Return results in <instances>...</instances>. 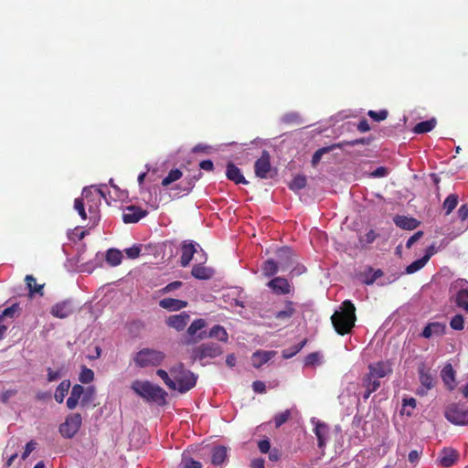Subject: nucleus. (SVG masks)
Returning a JSON list of instances; mask_svg holds the SVG:
<instances>
[{
	"label": "nucleus",
	"mask_w": 468,
	"mask_h": 468,
	"mask_svg": "<svg viewBox=\"0 0 468 468\" xmlns=\"http://www.w3.org/2000/svg\"><path fill=\"white\" fill-rule=\"evenodd\" d=\"M369 142H370L369 139L360 138V139H356V140H352V141H343V142L335 144V146H337L338 148L341 149L345 146H355L357 144H368Z\"/></svg>",
	"instance_id": "8fccbe9b"
},
{
	"label": "nucleus",
	"mask_w": 468,
	"mask_h": 468,
	"mask_svg": "<svg viewBox=\"0 0 468 468\" xmlns=\"http://www.w3.org/2000/svg\"><path fill=\"white\" fill-rule=\"evenodd\" d=\"M258 448L261 453L269 452L271 449V442L269 440H261L258 442Z\"/></svg>",
	"instance_id": "e2e57ef3"
},
{
	"label": "nucleus",
	"mask_w": 468,
	"mask_h": 468,
	"mask_svg": "<svg viewBox=\"0 0 468 468\" xmlns=\"http://www.w3.org/2000/svg\"><path fill=\"white\" fill-rule=\"evenodd\" d=\"M18 305L16 303L5 308L0 315V323L4 317H14L15 313L17 311Z\"/></svg>",
	"instance_id": "6e6d98bb"
},
{
	"label": "nucleus",
	"mask_w": 468,
	"mask_h": 468,
	"mask_svg": "<svg viewBox=\"0 0 468 468\" xmlns=\"http://www.w3.org/2000/svg\"><path fill=\"white\" fill-rule=\"evenodd\" d=\"M37 443L34 441H30L26 444L25 451L22 453V459H27L29 454L36 449Z\"/></svg>",
	"instance_id": "bf43d9fd"
},
{
	"label": "nucleus",
	"mask_w": 468,
	"mask_h": 468,
	"mask_svg": "<svg viewBox=\"0 0 468 468\" xmlns=\"http://www.w3.org/2000/svg\"><path fill=\"white\" fill-rule=\"evenodd\" d=\"M441 378L445 385L452 390L455 387V372L451 364H447L441 370Z\"/></svg>",
	"instance_id": "c85d7f7f"
},
{
	"label": "nucleus",
	"mask_w": 468,
	"mask_h": 468,
	"mask_svg": "<svg viewBox=\"0 0 468 468\" xmlns=\"http://www.w3.org/2000/svg\"><path fill=\"white\" fill-rule=\"evenodd\" d=\"M95 399V388L93 386H89L86 388H84V393L82 394V398L80 400L81 406H88L91 402H93Z\"/></svg>",
	"instance_id": "37998d69"
},
{
	"label": "nucleus",
	"mask_w": 468,
	"mask_h": 468,
	"mask_svg": "<svg viewBox=\"0 0 468 468\" xmlns=\"http://www.w3.org/2000/svg\"><path fill=\"white\" fill-rule=\"evenodd\" d=\"M335 148H338V147L335 146V144H334L330 146L322 147V148L318 149L317 151H315L312 156V165L316 166L318 165V163L321 161V159L324 154L329 153L330 151H332L333 149H335Z\"/></svg>",
	"instance_id": "c03bdc74"
},
{
	"label": "nucleus",
	"mask_w": 468,
	"mask_h": 468,
	"mask_svg": "<svg viewBox=\"0 0 468 468\" xmlns=\"http://www.w3.org/2000/svg\"><path fill=\"white\" fill-rule=\"evenodd\" d=\"M226 176L229 180L233 181L235 184L248 185L249 182L245 179L241 174L240 169L232 163H229L227 165Z\"/></svg>",
	"instance_id": "aec40b11"
},
{
	"label": "nucleus",
	"mask_w": 468,
	"mask_h": 468,
	"mask_svg": "<svg viewBox=\"0 0 468 468\" xmlns=\"http://www.w3.org/2000/svg\"><path fill=\"white\" fill-rule=\"evenodd\" d=\"M170 373L176 382V390L180 393H186L193 388L197 380V376L192 371L186 369L183 363L174 366L170 369Z\"/></svg>",
	"instance_id": "20e7f679"
},
{
	"label": "nucleus",
	"mask_w": 468,
	"mask_h": 468,
	"mask_svg": "<svg viewBox=\"0 0 468 468\" xmlns=\"http://www.w3.org/2000/svg\"><path fill=\"white\" fill-rule=\"evenodd\" d=\"M141 250H142L141 245H133L131 248L125 249L124 252L128 258L136 259L139 257Z\"/></svg>",
	"instance_id": "5fc2aeb1"
},
{
	"label": "nucleus",
	"mask_w": 468,
	"mask_h": 468,
	"mask_svg": "<svg viewBox=\"0 0 468 468\" xmlns=\"http://www.w3.org/2000/svg\"><path fill=\"white\" fill-rule=\"evenodd\" d=\"M329 432V428L326 424L317 422L314 427V433L317 437V444L319 448H324L326 444V439Z\"/></svg>",
	"instance_id": "a878e982"
},
{
	"label": "nucleus",
	"mask_w": 468,
	"mask_h": 468,
	"mask_svg": "<svg viewBox=\"0 0 468 468\" xmlns=\"http://www.w3.org/2000/svg\"><path fill=\"white\" fill-rule=\"evenodd\" d=\"M182 284H183V283H182V282H180V281H176V282H170V283H168L165 287H164V288L162 289V292H163L164 293L170 292H172V291H174V290H177V289H179V288L182 286Z\"/></svg>",
	"instance_id": "052dcab7"
},
{
	"label": "nucleus",
	"mask_w": 468,
	"mask_h": 468,
	"mask_svg": "<svg viewBox=\"0 0 468 468\" xmlns=\"http://www.w3.org/2000/svg\"><path fill=\"white\" fill-rule=\"evenodd\" d=\"M255 176L261 179L272 178V167L271 165V155L264 150L260 158L254 164Z\"/></svg>",
	"instance_id": "1a4fd4ad"
},
{
	"label": "nucleus",
	"mask_w": 468,
	"mask_h": 468,
	"mask_svg": "<svg viewBox=\"0 0 468 468\" xmlns=\"http://www.w3.org/2000/svg\"><path fill=\"white\" fill-rule=\"evenodd\" d=\"M207 326V322L205 319L198 318L195 319L191 324L187 328V335L191 336V339L186 341V344H194L192 341L197 337L198 333L202 332V329H204Z\"/></svg>",
	"instance_id": "393cba45"
},
{
	"label": "nucleus",
	"mask_w": 468,
	"mask_h": 468,
	"mask_svg": "<svg viewBox=\"0 0 468 468\" xmlns=\"http://www.w3.org/2000/svg\"><path fill=\"white\" fill-rule=\"evenodd\" d=\"M70 388L69 380H63L57 387L54 398L58 403H62Z\"/></svg>",
	"instance_id": "c9c22d12"
},
{
	"label": "nucleus",
	"mask_w": 468,
	"mask_h": 468,
	"mask_svg": "<svg viewBox=\"0 0 468 468\" xmlns=\"http://www.w3.org/2000/svg\"><path fill=\"white\" fill-rule=\"evenodd\" d=\"M436 123H437L436 120L434 118H431L430 120L418 122L414 126L412 131L414 133H417V134L429 133L435 128Z\"/></svg>",
	"instance_id": "7c9ffc66"
},
{
	"label": "nucleus",
	"mask_w": 468,
	"mask_h": 468,
	"mask_svg": "<svg viewBox=\"0 0 468 468\" xmlns=\"http://www.w3.org/2000/svg\"><path fill=\"white\" fill-rule=\"evenodd\" d=\"M165 357L164 352L143 348L137 352L133 357L134 364L139 367H157L162 364Z\"/></svg>",
	"instance_id": "39448f33"
},
{
	"label": "nucleus",
	"mask_w": 468,
	"mask_h": 468,
	"mask_svg": "<svg viewBox=\"0 0 468 468\" xmlns=\"http://www.w3.org/2000/svg\"><path fill=\"white\" fill-rule=\"evenodd\" d=\"M187 304L186 301L174 298H164L159 302V306L168 311H179L186 307Z\"/></svg>",
	"instance_id": "5701e85b"
},
{
	"label": "nucleus",
	"mask_w": 468,
	"mask_h": 468,
	"mask_svg": "<svg viewBox=\"0 0 468 468\" xmlns=\"http://www.w3.org/2000/svg\"><path fill=\"white\" fill-rule=\"evenodd\" d=\"M291 417V410H286L281 413H278L274 417V424L276 428L281 427L282 424H284Z\"/></svg>",
	"instance_id": "3c124183"
},
{
	"label": "nucleus",
	"mask_w": 468,
	"mask_h": 468,
	"mask_svg": "<svg viewBox=\"0 0 468 468\" xmlns=\"http://www.w3.org/2000/svg\"><path fill=\"white\" fill-rule=\"evenodd\" d=\"M156 374L158 377L162 378V380L165 382V384L173 390H176V382L174 381V378H171L168 375V373L164 369H158L156 371Z\"/></svg>",
	"instance_id": "de8ad7c7"
},
{
	"label": "nucleus",
	"mask_w": 468,
	"mask_h": 468,
	"mask_svg": "<svg viewBox=\"0 0 468 468\" xmlns=\"http://www.w3.org/2000/svg\"><path fill=\"white\" fill-rule=\"evenodd\" d=\"M420 381L426 389H431L433 387V378L425 370L424 365L419 367Z\"/></svg>",
	"instance_id": "e433bc0d"
},
{
	"label": "nucleus",
	"mask_w": 468,
	"mask_h": 468,
	"mask_svg": "<svg viewBox=\"0 0 468 468\" xmlns=\"http://www.w3.org/2000/svg\"><path fill=\"white\" fill-rule=\"evenodd\" d=\"M181 466L182 468H202V463L189 456L183 455Z\"/></svg>",
	"instance_id": "09e8293b"
},
{
	"label": "nucleus",
	"mask_w": 468,
	"mask_h": 468,
	"mask_svg": "<svg viewBox=\"0 0 468 468\" xmlns=\"http://www.w3.org/2000/svg\"><path fill=\"white\" fill-rule=\"evenodd\" d=\"M319 361V354L316 352L310 353L305 356L304 365L305 366H314Z\"/></svg>",
	"instance_id": "13d9d810"
},
{
	"label": "nucleus",
	"mask_w": 468,
	"mask_h": 468,
	"mask_svg": "<svg viewBox=\"0 0 468 468\" xmlns=\"http://www.w3.org/2000/svg\"><path fill=\"white\" fill-rule=\"evenodd\" d=\"M207 337L216 338L218 341L223 342V343H227L229 340V335H228L226 329L219 324H216L209 330L208 333H207L206 331H202V332L198 333L197 337L192 342L197 343Z\"/></svg>",
	"instance_id": "9d476101"
},
{
	"label": "nucleus",
	"mask_w": 468,
	"mask_h": 468,
	"mask_svg": "<svg viewBox=\"0 0 468 468\" xmlns=\"http://www.w3.org/2000/svg\"><path fill=\"white\" fill-rule=\"evenodd\" d=\"M182 176L183 174L179 169H172L170 170L168 175L162 180V186H168L170 184L179 180L182 177Z\"/></svg>",
	"instance_id": "79ce46f5"
},
{
	"label": "nucleus",
	"mask_w": 468,
	"mask_h": 468,
	"mask_svg": "<svg viewBox=\"0 0 468 468\" xmlns=\"http://www.w3.org/2000/svg\"><path fill=\"white\" fill-rule=\"evenodd\" d=\"M267 286L276 294L284 295L289 294L292 291V286L287 279L283 277H275L271 279Z\"/></svg>",
	"instance_id": "2eb2a0df"
},
{
	"label": "nucleus",
	"mask_w": 468,
	"mask_h": 468,
	"mask_svg": "<svg viewBox=\"0 0 468 468\" xmlns=\"http://www.w3.org/2000/svg\"><path fill=\"white\" fill-rule=\"evenodd\" d=\"M93 196L92 186L84 187L81 193V197L74 200V208L77 210L82 219L87 218L85 206H89V212L90 214V218L93 219L94 222L98 219L97 211L91 207L90 202Z\"/></svg>",
	"instance_id": "0eeeda50"
},
{
	"label": "nucleus",
	"mask_w": 468,
	"mask_h": 468,
	"mask_svg": "<svg viewBox=\"0 0 468 468\" xmlns=\"http://www.w3.org/2000/svg\"><path fill=\"white\" fill-rule=\"evenodd\" d=\"M427 258L428 257H422L411 262L407 266L406 272L411 274L422 269L427 263Z\"/></svg>",
	"instance_id": "49530a36"
},
{
	"label": "nucleus",
	"mask_w": 468,
	"mask_h": 468,
	"mask_svg": "<svg viewBox=\"0 0 468 468\" xmlns=\"http://www.w3.org/2000/svg\"><path fill=\"white\" fill-rule=\"evenodd\" d=\"M25 282L28 289L30 297L34 296L35 294H38L40 296L44 295V284H37L36 278L33 275H27L25 278Z\"/></svg>",
	"instance_id": "bb28decb"
},
{
	"label": "nucleus",
	"mask_w": 468,
	"mask_h": 468,
	"mask_svg": "<svg viewBox=\"0 0 468 468\" xmlns=\"http://www.w3.org/2000/svg\"><path fill=\"white\" fill-rule=\"evenodd\" d=\"M450 326L453 330H463L464 327L463 316L462 314L454 315L450 322Z\"/></svg>",
	"instance_id": "864d4df0"
},
{
	"label": "nucleus",
	"mask_w": 468,
	"mask_h": 468,
	"mask_svg": "<svg viewBox=\"0 0 468 468\" xmlns=\"http://www.w3.org/2000/svg\"><path fill=\"white\" fill-rule=\"evenodd\" d=\"M444 416L454 425H468V408L463 403H451L445 409Z\"/></svg>",
	"instance_id": "423d86ee"
},
{
	"label": "nucleus",
	"mask_w": 468,
	"mask_h": 468,
	"mask_svg": "<svg viewBox=\"0 0 468 468\" xmlns=\"http://www.w3.org/2000/svg\"><path fill=\"white\" fill-rule=\"evenodd\" d=\"M279 268V262H276L272 259H269L263 262L261 266V271L264 276L271 277L278 272Z\"/></svg>",
	"instance_id": "f704fd0d"
},
{
	"label": "nucleus",
	"mask_w": 468,
	"mask_h": 468,
	"mask_svg": "<svg viewBox=\"0 0 468 468\" xmlns=\"http://www.w3.org/2000/svg\"><path fill=\"white\" fill-rule=\"evenodd\" d=\"M307 179L305 176L298 175L295 176L292 180L289 183V188L292 191H299L306 186Z\"/></svg>",
	"instance_id": "ea45409f"
},
{
	"label": "nucleus",
	"mask_w": 468,
	"mask_h": 468,
	"mask_svg": "<svg viewBox=\"0 0 468 468\" xmlns=\"http://www.w3.org/2000/svg\"><path fill=\"white\" fill-rule=\"evenodd\" d=\"M459 459V452L452 448H443L439 454L438 463L443 468L452 467Z\"/></svg>",
	"instance_id": "ddd939ff"
},
{
	"label": "nucleus",
	"mask_w": 468,
	"mask_h": 468,
	"mask_svg": "<svg viewBox=\"0 0 468 468\" xmlns=\"http://www.w3.org/2000/svg\"><path fill=\"white\" fill-rule=\"evenodd\" d=\"M191 274L198 280H208L212 277L213 271L201 264H196L192 268Z\"/></svg>",
	"instance_id": "c756f323"
},
{
	"label": "nucleus",
	"mask_w": 468,
	"mask_h": 468,
	"mask_svg": "<svg viewBox=\"0 0 468 468\" xmlns=\"http://www.w3.org/2000/svg\"><path fill=\"white\" fill-rule=\"evenodd\" d=\"M132 389L148 402H154L158 405H165L167 393L160 386L150 381L135 380L132 383Z\"/></svg>",
	"instance_id": "f03ea898"
},
{
	"label": "nucleus",
	"mask_w": 468,
	"mask_h": 468,
	"mask_svg": "<svg viewBox=\"0 0 468 468\" xmlns=\"http://www.w3.org/2000/svg\"><path fill=\"white\" fill-rule=\"evenodd\" d=\"M252 388L256 393H264L266 391L265 383L261 380H256L252 383Z\"/></svg>",
	"instance_id": "0e129e2a"
},
{
	"label": "nucleus",
	"mask_w": 468,
	"mask_h": 468,
	"mask_svg": "<svg viewBox=\"0 0 468 468\" xmlns=\"http://www.w3.org/2000/svg\"><path fill=\"white\" fill-rule=\"evenodd\" d=\"M74 305L71 301L65 300L54 304L51 307L50 314L57 318L64 319L74 312Z\"/></svg>",
	"instance_id": "f8f14e48"
},
{
	"label": "nucleus",
	"mask_w": 468,
	"mask_h": 468,
	"mask_svg": "<svg viewBox=\"0 0 468 468\" xmlns=\"http://www.w3.org/2000/svg\"><path fill=\"white\" fill-rule=\"evenodd\" d=\"M201 176H202V173L198 172V174L197 176H194L192 178H190L187 181L186 186L183 188V190L187 193L190 192L194 187L195 182L197 181L198 179H200Z\"/></svg>",
	"instance_id": "680f3d73"
},
{
	"label": "nucleus",
	"mask_w": 468,
	"mask_h": 468,
	"mask_svg": "<svg viewBox=\"0 0 468 468\" xmlns=\"http://www.w3.org/2000/svg\"><path fill=\"white\" fill-rule=\"evenodd\" d=\"M83 393H84L83 386H81L80 384L74 385L71 388L70 396L67 399V407L69 410H74L77 407L79 400L80 399L81 400Z\"/></svg>",
	"instance_id": "b1692460"
},
{
	"label": "nucleus",
	"mask_w": 468,
	"mask_h": 468,
	"mask_svg": "<svg viewBox=\"0 0 468 468\" xmlns=\"http://www.w3.org/2000/svg\"><path fill=\"white\" fill-rule=\"evenodd\" d=\"M227 448L222 445L215 446L211 451V463L214 465L222 464L227 459Z\"/></svg>",
	"instance_id": "cd10ccee"
},
{
	"label": "nucleus",
	"mask_w": 468,
	"mask_h": 468,
	"mask_svg": "<svg viewBox=\"0 0 468 468\" xmlns=\"http://www.w3.org/2000/svg\"><path fill=\"white\" fill-rule=\"evenodd\" d=\"M458 204V196L456 194H450L443 202V209L445 210V215H450L453 209L457 207Z\"/></svg>",
	"instance_id": "a19ab883"
},
{
	"label": "nucleus",
	"mask_w": 468,
	"mask_h": 468,
	"mask_svg": "<svg viewBox=\"0 0 468 468\" xmlns=\"http://www.w3.org/2000/svg\"><path fill=\"white\" fill-rule=\"evenodd\" d=\"M368 373L375 378H383L392 373V367L388 361H378L368 366Z\"/></svg>",
	"instance_id": "9b49d317"
},
{
	"label": "nucleus",
	"mask_w": 468,
	"mask_h": 468,
	"mask_svg": "<svg viewBox=\"0 0 468 468\" xmlns=\"http://www.w3.org/2000/svg\"><path fill=\"white\" fill-rule=\"evenodd\" d=\"M306 343H307V339L304 338L303 341H301L297 345H295L292 347L283 349L282 352V357L285 359H289V358L292 357L293 356H295L298 352H300L303 348V346L306 345Z\"/></svg>",
	"instance_id": "58836bf2"
},
{
	"label": "nucleus",
	"mask_w": 468,
	"mask_h": 468,
	"mask_svg": "<svg viewBox=\"0 0 468 468\" xmlns=\"http://www.w3.org/2000/svg\"><path fill=\"white\" fill-rule=\"evenodd\" d=\"M271 358V353L266 351H257L252 356V362L255 367H260Z\"/></svg>",
	"instance_id": "4c0bfd02"
},
{
	"label": "nucleus",
	"mask_w": 468,
	"mask_h": 468,
	"mask_svg": "<svg viewBox=\"0 0 468 468\" xmlns=\"http://www.w3.org/2000/svg\"><path fill=\"white\" fill-rule=\"evenodd\" d=\"M189 320L190 315L186 312H182L179 314L170 315L166 320V324L176 331H182L185 329Z\"/></svg>",
	"instance_id": "f3484780"
},
{
	"label": "nucleus",
	"mask_w": 468,
	"mask_h": 468,
	"mask_svg": "<svg viewBox=\"0 0 468 468\" xmlns=\"http://www.w3.org/2000/svg\"><path fill=\"white\" fill-rule=\"evenodd\" d=\"M393 220L397 227L406 230H413L417 229L420 223L414 218L400 215L396 216Z\"/></svg>",
	"instance_id": "4be33fe9"
},
{
	"label": "nucleus",
	"mask_w": 468,
	"mask_h": 468,
	"mask_svg": "<svg viewBox=\"0 0 468 468\" xmlns=\"http://www.w3.org/2000/svg\"><path fill=\"white\" fill-rule=\"evenodd\" d=\"M423 236V231L419 230L415 232L406 243L407 248H410L416 241H418Z\"/></svg>",
	"instance_id": "69168bd1"
},
{
	"label": "nucleus",
	"mask_w": 468,
	"mask_h": 468,
	"mask_svg": "<svg viewBox=\"0 0 468 468\" xmlns=\"http://www.w3.org/2000/svg\"><path fill=\"white\" fill-rule=\"evenodd\" d=\"M147 215V211L136 207V206H128L124 209L122 213V220L124 223H137L140 219L144 218Z\"/></svg>",
	"instance_id": "4468645a"
},
{
	"label": "nucleus",
	"mask_w": 468,
	"mask_h": 468,
	"mask_svg": "<svg viewBox=\"0 0 468 468\" xmlns=\"http://www.w3.org/2000/svg\"><path fill=\"white\" fill-rule=\"evenodd\" d=\"M80 382L89 384L94 380V372L85 366L81 367V371L79 376Z\"/></svg>",
	"instance_id": "a18cd8bd"
},
{
	"label": "nucleus",
	"mask_w": 468,
	"mask_h": 468,
	"mask_svg": "<svg viewBox=\"0 0 468 468\" xmlns=\"http://www.w3.org/2000/svg\"><path fill=\"white\" fill-rule=\"evenodd\" d=\"M81 421L82 419L80 413L69 415L65 421L59 425V433L64 438H72L79 431L81 426Z\"/></svg>",
	"instance_id": "6e6552de"
},
{
	"label": "nucleus",
	"mask_w": 468,
	"mask_h": 468,
	"mask_svg": "<svg viewBox=\"0 0 468 468\" xmlns=\"http://www.w3.org/2000/svg\"><path fill=\"white\" fill-rule=\"evenodd\" d=\"M295 312L296 310L294 308V303L292 301H286L285 308L283 310L277 312L274 314V317L278 320L290 319L294 315Z\"/></svg>",
	"instance_id": "2f4dec72"
},
{
	"label": "nucleus",
	"mask_w": 468,
	"mask_h": 468,
	"mask_svg": "<svg viewBox=\"0 0 468 468\" xmlns=\"http://www.w3.org/2000/svg\"><path fill=\"white\" fill-rule=\"evenodd\" d=\"M276 256L282 271L288 270L293 263V252L289 247H282L276 250Z\"/></svg>",
	"instance_id": "dca6fc26"
},
{
	"label": "nucleus",
	"mask_w": 468,
	"mask_h": 468,
	"mask_svg": "<svg viewBox=\"0 0 468 468\" xmlns=\"http://www.w3.org/2000/svg\"><path fill=\"white\" fill-rule=\"evenodd\" d=\"M455 304L468 313V290L460 289L454 295Z\"/></svg>",
	"instance_id": "473e14b6"
},
{
	"label": "nucleus",
	"mask_w": 468,
	"mask_h": 468,
	"mask_svg": "<svg viewBox=\"0 0 468 468\" xmlns=\"http://www.w3.org/2000/svg\"><path fill=\"white\" fill-rule=\"evenodd\" d=\"M181 250L180 264L182 267H186L189 265L196 252V244L193 241H184Z\"/></svg>",
	"instance_id": "6ab92c4d"
},
{
	"label": "nucleus",
	"mask_w": 468,
	"mask_h": 468,
	"mask_svg": "<svg viewBox=\"0 0 468 468\" xmlns=\"http://www.w3.org/2000/svg\"><path fill=\"white\" fill-rule=\"evenodd\" d=\"M199 167L202 170L211 172L214 169V164L211 160H203L199 163Z\"/></svg>",
	"instance_id": "774afa93"
},
{
	"label": "nucleus",
	"mask_w": 468,
	"mask_h": 468,
	"mask_svg": "<svg viewBox=\"0 0 468 468\" xmlns=\"http://www.w3.org/2000/svg\"><path fill=\"white\" fill-rule=\"evenodd\" d=\"M105 260L109 265L115 267L121 264L122 260V254L117 249H109L106 251Z\"/></svg>",
	"instance_id": "72a5a7b5"
},
{
	"label": "nucleus",
	"mask_w": 468,
	"mask_h": 468,
	"mask_svg": "<svg viewBox=\"0 0 468 468\" xmlns=\"http://www.w3.org/2000/svg\"><path fill=\"white\" fill-rule=\"evenodd\" d=\"M367 115L375 122H381L388 118V112L387 110H380L378 112L370 110L368 111Z\"/></svg>",
	"instance_id": "603ef678"
},
{
	"label": "nucleus",
	"mask_w": 468,
	"mask_h": 468,
	"mask_svg": "<svg viewBox=\"0 0 468 468\" xmlns=\"http://www.w3.org/2000/svg\"><path fill=\"white\" fill-rule=\"evenodd\" d=\"M331 321L338 335H345L351 333L356 321L354 303L350 300H345L340 310L335 311L331 316Z\"/></svg>",
	"instance_id": "f257e3e1"
},
{
	"label": "nucleus",
	"mask_w": 468,
	"mask_h": 468,
	"mask_svg": "<svg viewBox=\"0 0 468 468\" xmlns=\"http://www.w3.org/2000/svg\"><path fill=\"white\" fill-rule=\"evenodd\" d=\"M458 218L461 219V220H465L467 218H468V205L467 204H463L462 205L459 209H458Z\"/></svg>",
	"instance_id": "338daca9"
},
{
	"label": "nucleus",
	"mask_w": 468,
	"mask_h": 468,
	"mask_svg": "<svg viewBox=\"0 0 468 468\" xmlns=\"http://www.w3.org/2000/svg\"><path fill=\"white\" fill-rule=\"evenodd\" d=\"M380 385L381 383L378 378H375V377H371L369 373H367L362 378V387L366 388L363 399L367 400L373 392L380 388Z\"/></svg>",
	"instance_id": "a211bd4d"
},
{
	"label": "nucleus",
	"mask_w": 468,
	"mask_h": 468,
	"mask_svg": "<svg viewBox=\"0 0 468 468\" xmlns=\"http://www.w3.org/2000/svg\"><path fill=\"white\" fill-rule=\"evenodd\" d=\"M421 454H422V449H420V451H418V450L410 451L409 453V456H408L409 462L412 464L418 463L420 459Z\"/></svg>",
	"instance_id": "4d7b16f0"
},
{
	"label": "nucleus",
	"mask_w": 468,
	"mask_h": 468,
	"mask_svg": "<svg viewBox=\"0 0 468 468\" xmlns=\"http://www.w3.org/2000/svg\"><path fill=\"white\" fill-rule=\"evenodd\" d=\"M446 326L439 322L429 323L422 330L420 335L424 338H430L433 335H442L445 333Z\"/></svg>",
	"instance_id": "412c9836"
},
{
	"label": "nucleus",
	"mask_w": 468,
	"mask_h": 468,
	"mask_svg": "<svg viewBox=\"0 0 468 468\" xmlns=\"http://www.w3.org/2000/svg\"><path fill=\"white\" fill-rule=\"evenodd\" d=\"M223 354L222 346L215 342H206L195 346L190 353L191 362L198 361L202 366L208 364V359L220 356Z\"/></svg>",
	"instance_id": "7ed1b4c3"
}]
</instances>
